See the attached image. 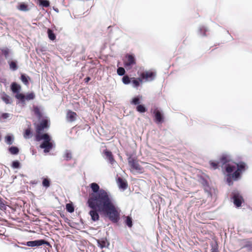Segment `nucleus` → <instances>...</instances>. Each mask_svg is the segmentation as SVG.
<instances>
[{
	"instance_id": "25",
	"label": "nucleus",
	"mask_w": 252,
	"mask_h": 252,
	"mask_svg": "<svg viewBox=\"0 0 252 252\" xmlns=\"http://www.w3.org/2000/svg\"><path fill=\"white\" fill-rule=\"evenodd\" d=\"M29 77L25 75V74H22L21 76V80L23 83L27 85L29 84Z\"/></svg>"
},
{
	"instance_id": "18",
	"label": "nucleus",
	"mask_w": 252,
	"mask_h": 252,
	"mask_svg": "<svg viewBox=\"0 0 252 252\" xmlns=\"http://www.w3.org/2000/svg\"><path fill=\"white\" fill-rule=\"evenodd\" d=\"M9 152L12 155H17L19 153V149L15 146H11L8 149Z\"/></svg>"
},
{
	"instance_id": "20",
	"label": "nucleus",
	"mask_w": 252,
	"mask_h": 252,
	"mask_svg": "<svg viewBox=\"0 0 252 252\" xmlns=\"http://www.w3.org/2000/svg\"><path fill=\"white\" fill-rule=\"evenodd\" d=\"M33 112L34 114L37 117L38 119L41 118L42 114L40 112L39 108L37 106L33 107Z\"/></svg>"
},
{
	"instance_id": "21",
	"label": "nucleus",
	"mask_w": 252,
	"mask_h": 252,
	"mask_svg": "<svg viewBox=\"0 0 252 252\" xmlns=\"http://www.w3.org/2000/svg\"><path fill=\"white\" fill-rule=\"evenodd\" d=\"M1 51L2 54L4 56L6 59H8L9 57V54L10 53V51L9 49L7 48H2L1 49Z\"/></svg>"
},
{
	"instance_id": "35",
	"label": "nucleus",
	"mask_w": 252,
	"mask_h": 252,
	"mask_svg": "<svg viewBox=\"0 0 252 252\" xmlns=\"http://www.w3.org/2000/svg\"><path fill=\"white\" fill-rule=\"evenodd\" d=\"M19 9L21 11H26L28 10L27 5L24 3H22L19 5Z\"/></svg>"
},
{
	"instance_id": "2",
	"label": "nucleus",
	"mask_w": 252,
	"mask_h": 252,
	"mask_svg": "<svg viewBox=\"0 0 252 252\" xmlns=\"http://www.w3.org/2000/svg\"><path fill=\"white\" fill-rule=\"evenodd\" d=\"M223 163H226L224 168L228 176L227 181L229 185H231L232 183L230 179L237 180L240 177V174L244 171L246 168V164L244 162H240L236 163L234 162H228L226 163L225 158L222 159Z\"/></svg>"
},
{
	"instance_id": "36",
	"label": "nucleus",
	"mask_w": 252,
	"mask_h": 252,
	"mask_svg": "<svg viewBox=\"0 0 252 252\" xmlns=\"http://www.w3.org/2000/svg\"><path fill=\"white\" fill-rule=\"evenodd\" d=\"M123 82L125 84H128L130 83V78L127 76H125L123 77L122 79Z\"/></svg>"
},
{
	"instance_id": "41",
	"label": "nucleus",
	"mask_w": 252,
	"mask_h": 252,
	"mask_svg": "<svg viewBox=\"0 0 252 252\" xmlns=\"http://www.w3.org/2000/svg\"><path fill=\"white\" fill-rule=\"evenodd\" d=\"M91 80V78L90 77H87L84 79V81L85 83H88Z\"/></svg>"
},
{
	"instance_id": "33",
	"label": "nucleus",
	"mask_w": 252,
	"mask_h": 252,
	"mask_svg": "<svg viewBox=\"0 0 252 252\" xmlns=\"http://www.w3.org/2000/svg\"><path fill=\"white\" fill-rule=\"evenodd\" d=\"M117 72L118 74L120 76L124 75L126 72L125 69L122 67H118Z\"/></svg>"
},
{
	"instance_id": "24",
	"label": "nucleus",
	"mask_w": 252,
	"mask_h": 252,
	"mask_svg": "<svg viewBox=\"0 0 252 252\" xmlns=\"http://www.w3.org/2000/svg\"><path fill=\"white\" fill-rule=\"evenodd\" d=\"M14 138L12 136L7 135L5 137V142L8 145H11L13 142Z\"/></svg>"
},
{
	"instance_id": "27",
	"label": "nucleus",
	"mask_w": 252,
	"mask_h": 252,
	"mask_svg": "<svg viewBox=\"0 0 252 252\" xmlns=\"http://www.w3.org/2000/svg\"><path fill=\"white\" fill-rule=\"evenodd\" d=\"M42 185L46 188L49 187L50 185V181L48 178H43L42 181Z\"/></svg>"
},
{
	"instance_id": "19",
	"label": "nucleus",
	"mask_w": 252,
	"mask_h": 252,
	"mask_svg": "<svg viewBox=\"0 0 252 252\" xmlns=\"http://www.w3.org/2000/svg\"><path fill=\"white\" fill-rule=\"evenodd\" d=\"M142 82V78H137V79L134 78L132 81V83L133 86L134 87L137 88L139 86L140 83H141Z\"/></svg>"
},
{
	"instance_id": "34",
	"label": "nucleus",
	"mask_w": 252,
	"mask_h": 252,
	"mask_svg": "<svg viewBox=\"0 0 252 252\" xmlns=\"http://www.w3.org/2000/svg\"><path fill=\"white\" fill-rule=\"evenodd\" d=\"M32 132L31 129L30 128H28L26 129L24 136L25 138H29Z\"/></svg>"
},
{
	"instance_id": "9",
	"label": "nucleus",
	"mask_w": 252,
	"mask_h": 252,
	"mask_svg": "<svg viewBox=\"0 0 252 252\" xmlns=\"http://www.w3.org/2000/svg\"><path fill=\"white\" fill-rule=\"evenodd\" d=\"M103 154L104 155V158L111 165H113L114 164L116 163V161L115 160L111 151L106 149L103 151Z\"/></svg>"
},
{
	"instance_id": "29",
	"label": "nucleus",
	"mask_w": 252,
	"mask_h": 252,
	"mask_svg": "<svg viewBox=\"0 0 252 252\" xmlns=\"http://www.w3.org/2000/svg\"><path fill=\"white\" fill-rule=\"evenodd\" d=\"M126 223L129 227H131L132 226V220L131 217L129 216L126 217Z\"/></svg>"
},
{
	"instance_id": "15",
	"label": "nucleus",
	"mask_w": 252,
	"mask_h": 252,
	"mask_svg": "<svg viewBox=\"0 0 252 252\" xmlns=\"http://www.w3.org/2000/svg\"><path fill=\"white\" fill-rule=\"evenodd\" d=\"M118 183L120 188H121L123 189H126L127 187L126 183L121 178H118Z\"/></svg>"
},
{
	"instance_id": "5",
	"label": "nucleus",
	"mask_w": 252,
	"mask_h": 252,
	"mask_svg": "<svg viewBox=\"0 0 252 252\" xmlns=\"http://www.w3.org/2000/svg\"><path fill=\"white\" fill-rule=\"evenodd\" d=\"M124 66L129 70L132 68V66L136 64V60L134 55L132 54H126L124 61Z\"/></svg>"
},
{
	"instance_id": "7",
	"label": "nucleus",
	"mask_w": 252,
	"mask_h": 252,
	"mask_svg": "<svg viewBox=\"0 0 252 252\" xmlns=\"http://www.w3.org/2000/svg\"><path fill=\"white\" fill-rule=\"evenodd\" d=\"M15 97L21 101L22 103H24L25 100H32L35 98V94L33 93H30L26 95L21 93H17L15 95Z\"/></svg>"
},
{
	"instance_id": "32",
	"label": "nucleus",
	"mask_w": 252,
	"mask_h": 252,
	"mask_svg": "<svg viewBox=\"0 0 252 252\" xmlns=\"http://www.w3.org/2000/svg\"><path fill=\"white\" fill-rule=\"evenodd\" d=\"M39 5L43 7H48L50 5V2L47 0H43L39 2Z\"/></svg>"
},
{
	"instance_id": "6",
	"label": "nucleus",
	"mask_w": 252,
	"mask_h": 252,
	"mask_svg": "<svg viewBox=\"0 0 252 252\" xmlns=\"http://www.w3.org/2000/svg\"><path fill=\"white\" fill-rule=\"evenodd\" d=\"M23 245L27 246L28 247H38L42 245H46L50 246V243L43 239L36 240L34 241H28L26 243H23Z\"/></svg>"
},
{
	"instance_id": "39",
	"label": "nucleus",
	"mask_w": 252,
	"mask_h": 252,
	"mask_svg": "<svg viewBox=\"0 0 252 252\" xmlns=\"http://www.w3.org/2000/svg\"><path fill=\"white\" fill-rule=\"evenodd\" d=\"M157 195L155 194H153L151 197V202L152 203V201H154L156 205H157Z\"/></svg>"
},
{
	"instance_id": "45",
	"label": "nucleus",
	"mask_w": 252,
	"mask_h": 252,
	"mask_svg": "<svg viewBox=\"0 0 252 252\" xmlns=\"http://www.w3.org/2000/svg\"><path fill=\"white\" fill-rule=\"evenodd\" d=\"M211 252H219L216 249H213Z\"/></svg>"
},
{
	"instance_id": "17",
	"label": "nucleus",
	"mask_w": 252,
	"mask_h": 252,
	"mask_svg": "<svg viewBox=\"0 0 252 252\" xmlns=\"http://www.w3.org/2000/svg\"><path fill=\"white\" fill-rule=\"evenodd\" d=\"M142 98V96L141 95H138L133 98H132L131 103L134 105H138L141 103V100Z\"/></svg>"
},
{
	"instance_id": "40",
	"label": "nucleus",
	"mask_w": 252,
	"mask_h": 252,
	"mask_svg": "<svg viewBox=\"0 0 252 252\" xmlns=\"http://www.w3.org/2000/svg\"><path fill=\"white\" fill-rule=\"evenodd\" d=\"M154 116L155 122L158 123V110L156 109L154 110Z\"/></svg>"
},
{
	"instance_id": "26",
	"label": "nucleus",
	"mask_w": 252,
	"mask_h": 252,
	"mask_svg": "<svg viewBox=\"0 0 252 252\" xmlns=\"http://www.w3.org/2000/svg\"><path fill=\"white\" fill-rule=\"evenodd\" d=\"M136 110L140 113H144L146 111V108L143 105H138L136 107Z\"/></svg>"
},
{
	"instance_id": "11",
	"label": "nucleus",
	"mask_w": 252,
	"mask_h": 252,
	"mask_svg": "<svg viewBox=\"0 0 252 252\" xmlns=\"http://www.w3.org/2000/svg\"><path fill=\"white\" fill-rule=\"evenodd\" d=\"M155 76L154 73L152 72H143L141 75L142 79H145L147 81L152 80Z\"/></svg>"
},
{
	"instance_id": "46",
	"label": "nucleus",
	"mask_w": 252,
	"mask_h": 252,
	"mask_svg": "<svg viewBox=\"0 0 252 252\" xmlns=\"http://www.w3.org/2000/svg\"><path fill=\"white\" fill-rule=\"evenodd\" d=\"M54 10H55L56 12H58V11H59V10H58V9L57 8V9H54Z\"/></svg>"
},
{
	"instance_id": "12",
	"label": "nucleus",
	"mask_w": 252,
	"mask_h": 252,
	"mask_svg": "<svg viewBox=\"0 0 252 252\" xmlns=\"http://www.w3.org/2000/svg\"><path fill=\"white\" fill-rule=\"evenodd\" d=\"M97 243L98 247L101 249L108 248L109 245V243L106 238H102L100 240H97Z\"/></svg>"
},
{
	"instance_id": "1",
	"label": "nucleus",
	"mask_w": 252,
	"mask_h": 252,
	"mask_svg": "<svg viewBox=\"0 0 252 252\" xmlns=\"http://www.w3.org/2000/svg\"><path fill=\"white\" fill-rule=\"evenodd\" d=\"M90 186L92 192L90 194L87 203L88 206L92 209L89 212L91 219L94 221L98 220L99 212L106 215L111 220L117 222L119 219V213L111 194L100 189L95 183H91Z\"/></svg>"
},
{
	"instance_id": "16",
	"label": "nucleus",
	"mask_w": 252,
	"mask_h": 252,
	"mask_svg": "<svg viewBox=\"0 0 252 252\" xmlns=\"http://www.w3.org/2000/svg\"><path fill=\"white\" fill-rule=\"evenodd\" d=\"M8 63L9 65L10 69L13 71H15L18 69L17 65V62L15 61H8Z\"/></svg>"
},
{
	"instance_id": "14",
	"label": "nucleus",
	"mask_w": 252,
	"mask_h": 252,
	"mask_svg": "<svg viewBox=\"0 0 252 252\" xmlns=\"http://www.w3.org/2000/svg\"><path fill=\"white\" fill-rule=\"evenodd\" d=\"M11 89L12 91L14 93H20L19 91L21 89V87L19 85L17 84L16 83H12L11 85Z\"/></svg>"
},
{
	"instance_id": "28",
	"label": "nucleus",
	"mask_w": 252,
	"mask_h": 252,
	"mask_svg": "<svg viewBox=\"0 0 252 252\" xmlns=\"http://www.w3.org/2000/svg\"><path fill=\"white\" fill-rule=\"evenodd\" d=\"M1 99L6 104L11 103L10 101V97L6 94L3 95L1 96Z\"/></svg>"
},
{
	"instance_id": "30",
	"label": "nucleus",
	"mask_w": 252,
	"mask_h": 252,
	"mask_svg": "<svg viewBox=\"0 0 252 252\" xmlns=\"http://www.w3.org/2000/svg\"><path fill=\"white\" fill-rule=\"evenodd\" d=\"M66 209L69 213H72L74 211V207L71 204H66Z\"/></svg>"
},
{
	"instance_id": "8",
	"label": "nucleus",
	"mask_w": 252,
	"mask_h": 252,
	"mask_svg": "<svg viewBox=\"0 0 252 252\" xmlns=\"http://www.w3.org/2000/svg\"><path fill=\"white\" fill-rule=\"evenodd\" d=\"M233 199L234 203L237 207L240 206L243 201L242 196L237 191H234L233 192Z\"/></svg>"
},
{
	"instance_id": "42",
	"label": "nucleus",
	"mask_w": 252,
	"mask_h": 252,
	"mask_svg": "<svg viewBox=\"0 0 252 252\" xmlns=\"http://www.w3.org/2000/svg\"><path fill=\"white\" fill-rule=\"evenodd\" d=\"M158 122H160L161 121V119H162V116L161 115V114H160V113L158 112Z\"/></svg>"
},
{
	"instance_id": "10",
	"label": "nucleus",
	"mask_w": 252,
	"mask_h": 252,
	"mask_svg": "<svg viewBox=\"0 0 252 252\" xmlns=\"http://www.w3.org/2000/svg\"><path fill=\"white\" fill-rule=\"evenodd\" d=\"M48 127V120H43L39 125H38L36 127L37 134H41L40 132L42 131L44 128Z\"/></svg>"
},
{
	"instance_id": "37",
	"label": "nucleus",
	"mask_w": 252,
	"mask_h": 252,
	"mask_svg": "<svg viewBox=\"0 0 252 252\" xmlns=\"http://www.w3.org/2000/svg\"><path fill=\"white\" fill-rule=\"evenodd\" d=\"M210 164L211 167L214 169H215L218 168V163L216 161H210Z\"/></svg>"
},
{
	"instance_id": "3",
	"label": "nucleus",
	"mask_w": 252,
	"mask_h": 252,
	"mask_svg": "<svg viewBox=\"0 0 252 252\" xmlns=\"http://www.w3.org/2000/svg\"><path fill=\"white\" fill-rule=\"evenodd\" d=\"M36 140L38 141L43 140L40 147L44 149L45 153H48L54 146L53 142L51 141V139L47 133L36 134Z\"/></svg>"
},
{
	"instance_id": "23",
	"label": "nucleus",
	"mask_w": 252,
	"mask_h": 252,
	"mask_svg": "<svg viewBox=\"0 0 252 252\" xmlns=\"http://www.w3.org/2000/svg\"><path fill=\"white\" fill-rule=\"evenodd\" d=\"M47 33L48 35V37L51 40H54L56 38V35L50 29H48L47 30Z\"/></svg>"
},
{
	"instance_id": "43",
	"label": "nucleus",
	"mask_w": 252,
	"mask_h": 252,
	"mask_svg": "<svg viewBox=\"0 0 252 252\" xmlns=\"http://www.w3.org/2000/svg\"><path fill=\"white\" fill-rule=\"evenodd\" d=\"M4 203H2V202L1 201V198L0 197V207H2L3 206H4Z\"/></svg>"
},
{
	"instance_id": "31",
	"label": "nucleus",
	"mask_w": 252,
	"mask_h": 252,
	"mask_svg": "<svg viewBox=\"0 0 252 252\" xmlns=\"http://www.w3.org/2000/svg\"><path fill=\"white\" fill-rule=\"evenodd\" d=\"M12 167L14 169L20 168V163L18 160L13 161L12 163Z\"/></svg>"
},
{
	"instance_id": "13",
	"label": "nucleus",
	"mask_w": 252,
	"mask_h": 252,
	"mask_svg": "<svg viewBox=\"0 0 252 252\" xmlns=\"http://www.w3.org/2000/svg\"><path fill=\"white\" fill-rule=\"evenodd\" d=\"M77 114L75 112L71 111H68L66 114V119L67 121L72 122L75 120Z\"/></svg>"
},
{
	"instance_id": "44",
	"label": "nucleus",
	"mask_w": 252,
	"mask_h": 252,
	"mask_svg": "<svg viewBox=\"0 0 252 252\" xmlns=\"http://www.w3.org/2000/svg\"><path fill=\"white\" fill-rule=\"evenodd\" d=\"M18 247H20V248H21V249H23V250H28V248H27V247H19V246H18Z\"/></svg>"
},
{
	"instance_id": "22",
	"label": "nucleus",
	"mask_w": 252,
	"mask_h": 252,
	"mask_svg": "<svg viewBox=\"0 0 252 252\" xmlns=\"http://www.w3.org/2000/svg\"><path fill=\"white\" fill-rule=\"evenodd\" d=\"M63 157L67 161L69 160L72 158V154L70 151L66 150L64 152Z\"/></svg>"
},
{
	"instance_id": "4",
	"label": "nucleus",
	"mask_w": 252,
	"mask_h": 252,
	"mask_svg": "<svg viewBox=\"0 0 252 252\" xmlns=\"http://www.w3.org/2000/svg\"><path fill=\"white\" fill-rule=\"evenodd\" d=\"M128 162L132 172L138 173L144 172V168L139 164L138 161L134 158L129 157L128 158Z\"/></svg>"
},
{
	"instance_id": "38",
	"label": "nucleus",
	"mask_w": 252,
	"mask_h": 252,
	"mask_svg": "<svg viewBox=\"0 0 252 252\" xmlns=\"http://www.w3.org/2000/svg\"><path fill=\"white\" fill-rule=\"evenodd\" d=\"M10 115V114L9 113H4L1 114V118L3 119H6L9 117Z\"/></svg>"
}]
</instances>
